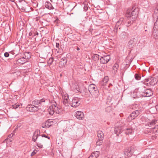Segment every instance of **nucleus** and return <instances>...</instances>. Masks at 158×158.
Segmentation results:
<instances>
[{
	"label": "nucleus",
	"instance_id": "38",
	"mask_svg": "<svg viewBox=\"0 0 158 158\" xmlns=\"http://www.w3.org/2000/svg\"><path fill=\"white\" fill-rule=\"evenodd\" d=\"M20 105L18 104L17 103L15 104L14 105H13L12 106L13 108L14 109L17 108Z\"/></svg>",
	"mask_w": 158,
	"mask_h": 158
},
{
	"label": "nucleus",
	"instance_id": "17",
	"mask_svg": "<svg viewBox=\"0 0 158 158\" xmlns=\"http://www.w3.org/2000/svg\"><path fill=\"white\" fill-rule=\"evenodd\" d=\"M67 61V59L65 58H63L61 59L59 63V65L60 67L64 66L66 64Z\"/></svg>",
	"mask_w": 158,
	"mask_h": 158
},
{
	"label": "nucleus",
	"instance_id": "5",
	"mask_svg": "<svg viewBox=\"0 0 158 158\" xmlns=\"http://www.w3.org/2000/svg\"><path fill=\"white\" fill-rule=\"evenodd\" d=\"M59 110H60V109H59L55 105L51 106L48 109L49 114L52 115H53L55 113L59 114Z\"/></svg>",
	"mask_w": 158,
	"mask_h": 158
},
{
	"label": "nucleus",
	"instance_id": "1",
	"mask_svg": "<svg viewBox=\"0 0 158 158\" xmlns=\"http://www.w3.org/2000/svg\"><path fill=\"white\" fill-rule=\"evenodd\" d=\"M133 21L132 19L131 20V18L129 17L126 16L124 18H121L117 22L115 27H117V26H119L122 24L128 27L133 23Z\"/></svg>",
	"mask_w": 158,
	"mask_h": 158
},
{
	"label": "nucleus",
	"instance_id": "55",
	"mask_svg": "<svg viewBox=\"0 0 158 158\" xmlns=\"http://www.w3.org/2000/svg\"><path fill=\"white\" fill-rule=\"evenodd\" d=\"M112 85L111 84H109V85Z\"/></svg>",
	"mask_w": 158,
	"mask_h": 158
},
{
	"label": "nucleus",
	"instance_id": "8",
	"mask_svg": "<svg viewBox=\"0 0 158 158\" xmlns=\"http://www.w3.org/2000/svg\"><path fill=\"white\" fill-rule=\"evenodd\" d=\"M26 110L30 112L37 111L39 110V107L32 104H29L26 108Z\"/></svg>",
	"mask_w": 158,
	"mask_h": 158
},
{
	"label": "nucleus",
	"instance_id": "21",
	"mask_svg": "<svg viewBox=\"0 0 158 158\" xmlns=\"http://www.w3.org/2000/svg\"><path fill=\"white\" fill-rule=\"evenodd\" d=\"M134 130L131 127L127 128L125 131V133L127 135L131 134L134 132Z\"/></svg>",
	"mask_w": 158,
	"mask_h": 158
},
{
	"label": "nucleus",
	"instance_id": "25",
	"mask_svg": "<svg viewBox=\"0 0 158 158\" xmlns=\"http://www.w3.org/2000/svg\"><path fill=\"white\" fill-rule=\"evenodd\" d=\"M97 135L98 139H103L104 135L102 132L100 130L98 131L97 132Z\"/></svg>",
	"mask_w": 158,
	"mask_h": 158
},
{
	"label": "nucleus",
	"instance_id": "34",
	"mask_svg": "<svg viewBox=\"0 0 158 158\" xmlns=\"http://www.w3.org/2000/svg\"><path fill=\"white\" fill-rule=\"evenodd\" d=\"M53 60L54 59L53 58H50L48 60V64L50 65L51 64L53 63Z\"/></svg>",
	"mask_w": 158,
	"mask_h": 158
},
{
	"label": "nucleus",
	"instance_id": "32",
	"mask_svg": "<svg viewBox=\"0 0 158 158\" xmlns=\"http://www.w3.org/2000/svg\"><path fill=\"white\" fill-rule=\"evenodd\" d=\"M135 79L137 80H140L141 78V76L138 74H135Z\"/></svg>",
	"mask_w": 158,
	"mask_h": 158
},
{
	"label": "nucleus",
	"instance_id": "4",
	"mask_svg": "<svg viewBox=\"0 0 158 158\" xmlns=\"http://www.w3.org/2000/svg\"><path fill=\"white\" fill-rule=\"evenodd\" d=\"M81 103V99L77 97L73 98L70 102L71 106L73 107L76 108L78 107Z\"/></svg>",
	"mask_w": 158,
	"mask_h": 158
},
{
	"label": "nucleus",
	"instance_id": "48",
	"mask_svg": "<svg viewBox=\"0 0 158 158\" xmlns=\"http://www.w3.org/2000/svg\"><path fill=\"white\" fill-rule=\"evenodd\" d=\"M58 18H57V19H56V20H55V23H57V22H58Z\"/></svg>",
	"mask_w": 158,
	"mask_h": 158
},
{
	"label": "nucleus",
	"instance_id": "57",
	"mask_svg": "<svg viewBox=\"0 0 158 158\" xmlns=\"http://www.w3.org/2000/svg\"><path fill=\"white\" fill-rule=\"evenodd\" d=\"M105 158H109L107 157H106Z\"/></svg>",
	"mask_w": 158,
	"mask_h": 158
},
{
	"label": "nucleus",
	"instance_id": "16",
	"mask_svg": "<svg viewBox=\"0 0 158 158\" xmlns=\"http://www.w3.org/2000/svg\"><path fill=\"white\" fill-rule=\"evenodd\" d=\"M114 133L116 134L117 136H118L119 134L122 132V127H121L116 126L114 128Z\"/></svg>",
	"mask_w": 158,
	"mask_h": 158
},
{
	"label": "nucleus",
	"instance_id": "40",
	"mask_svg": "<svg viewBox=\"0 0 158 158\" xmlns=\"http://www.w3.org/2000/svg\"><path fill=\"white\" fill-rule=\"evenodd\" d=\"M119 26H117V27H116L115 26V27H114V32L116 33L117 32V31H118V29L119 27Z\"/></svg>",
	"mask_w": 158,
	"mask_h": 158
},
{
	"label": "nucleus",
	"instance_id": "9",
	"mask_svg": "<svg viewBox=\"0 0 158 158\" xmlns=\"http://www.w3.org/2000/svg\"><path fill=\"white\" fill-rule=\"evenodd\" d=\"M45 101V100L43 98L41 99L40 100H35L32 101V103L33 105L38 107H39V110L41 106V103L44 102Z\"/></svg>",
	"mask_w": 158,
	"mask_h": 158
},
{
	"label": "nucleus",
	"instance_id": "30",
	"mask_svg": "<svg viewBox=\"0 0 158 158\" xmlns=\"http://www.w3.org/2000/svg\"><path fill=\"white\" fill-rule=\"evenodd\" d=\"M135 44L133 40H131L128 42V46L129 48H132L135 45Z\"/></svg>",
	"mask_w": 158,
	"mask_h": 158
},
{
	"label": "nucleus",
	"instance_id": "51",
	"mask_svg": "<svg viewBox=\"0 0 158 158\" xmlns=\"http://www.w3.org/2000/svg\"><path fill=\"white\" fill-rule=\"evenodd\" d=\"M130 158H136L135 157V156H132V157H131Z\"/></svg>",
	"mask_w": 158,
	"mask_h": 158
},
{
	"label": "nucleus",
	"instance_id": "50",
	"mask_svg": "<svg viewBox=\"0 0 158 158\" xmlns=\"http://www.w3.org/2000/svg\"><path fill=\"white\" fill-rule=\"evenodd\" d=\"M77 51H79L80 50V48L78 47H77Z\"/></svg>",
	"mask_w": 158,
	"mask_h": 158
},
{
	"label": "nucleus",
	"instance_id": "41",
	"mask_svg": "<svg viewBox=\"0 0 158 158\" xmlns=\"http://www.w3.org/2000/svg\"><path fill=\"white\" fill-rule=\"evenodd\" d=\"M37 151L34 150L31 153V156H32L36 153Z\"/></svg>",
	"mask_w": 158,
	"mask_h": 158
},
{
	"label": "nucleus",
	"instance_id": "37",
	"mask_svg": "<svg viewBox=\"0 0 158 158\" xmlns=\"http://www.w3.org/2000/svg\"><path fill=\"white\" fill-rule=\"evenodd\" d=\"M38 34H39L37 31H33L32 37H34V36H37Z\"/></svg>",
	"mask_w": 158,
	"mask_h": 158
},
{
	"label": "nucleus",
	"instance_id": "39",
	"mask_svg": "<svg viewBox=\"0 0 158 158\" xmlns=\"http://www.w3.org/2000/svg\"><path fill=\"white\" fill-rule=\"evenodd\" d=\"M68 100H64V102H63L65 106H68L69 105V104L68 103Z\"/></svg>",
	"mask_w": 158,
	"mask_h": 158
},
{
	"label": "nucleus",
	"instance_id": "46",
	"mask_svg": "<svg viewBox=\"0 0 158 158\" xmlns=\"http://www.w3.org/2000/svg\"><path fill=\"white\" fill-rule=\"evenodd\" d=\"M56 46L57 48H58L59 49V44L58 43H56Z\"/></svg>",
	"mask_w": 158,
	"mask_h": 158
},
{
	"label": "nucleus",
	"instance_id": "14",
	"mask_svg": "<svg viewBox=\"0 0 158 158\" xmlns=\"http://www.w3.org/2000/svg\"><path fill=\"white\" fill-rule=\"evenodd\" d=\"M133 147H131L129 149H128L127 151L125 152L124 153L128 157H130L134 152V150H133Z\"/></svg>",
	"mask_w": 158,
	"mask_h": 158
},
{
	"label": "nucleus",
	"instance_id": "47",
	"mask_svg": "<svg viewBox=\"0 0 158 158\" xmlns=\"http://www.w3.org/2000/svg\"><path fill=\"white\" fill-rule=\"evenodd\" d=\"M142 158H149V156H147V155L143 157H142Z\"/></svg>",
	"mask_w": 158,
	"mask_h": 158
},
{
	"label": "nucleus",
	"instance_id": "23",
	"mask_svg": "<svg viewBox=\"0 0 158 158\" xmlns=\"http://www.w3.org/2000/svg\"><path fill=\"white\" fill-rule=\"evenodd\" d=\"M73 90L76 93H78L80 92V89L79 86L77 85H74L72 86Z\"/></svg>",
	"mask_w": 158,
	"mask_h": 158
},
{
	"label": "nucleus",
	"instance_id": "18",
	"mask_svg": "<svg viewBox=\"0 0 158 158\" xmlns=\"http://www.w3.org/2000/svg\"><path fill=\"white\" fill-rule=\"evenodd\" d=\"M52 125V123L51 122L47 121L42 123V127L43 128H48Z\"/></svg>",
	"mask_w": 158,
	"mask_h": 158
},
{
	"label": "nucleus",
	"instance_id": "52",
	"mask_svg": "<svg viewBox=\"0 0 158 158\" xmlns=\"http://www.w3.org/2000/svg\"><path fill=\"white\" fill-rule=\"evenodd\" d=\"M10 1L11 2H14V0H10Z\"/></svg>",
	"mask_w": 158,
	"mask_h": 158
},
{
	"label": "nucleus",
	"instance_id": "22",
	"mask_svg": "<svg viewBox=\"0 0 158 158\" xmlns=\"http://www.w3.org/2000/svg\"><path fill=\"white\" fill-rule=\"evenodd\" d=\"M109 80V78L107 76H105L101 82V84L102 86H104L106 85L107 82Z\"/></svg>",
	"mask_w": 158,
	"mask_h": 158
},
{
	"label": "nucleus",
	"instance_id": "28",
	"mask_svg": "<svg viewBox=\"0 0 158 158\" xmlns=\"http://www.w3.org/2000/svg\"><path fill=\"white\" fill-rule=\"evenodd\" d=\"M156 122V120L155 119L153 120L151 122L148 123V125L149 127L152 126L153 125L155 124Z\"/></svg>",
	"mask_w": 158,
	"mask_h": 158
},
{
	"label": "nucleus",
	"instance_id": "7",
	"mask_svg": "<svg viewBox=\"0 0 158 158\" xmlns=\"http://www.w3.org/2000/svg\"><path fill=\"white\" fill-rule=\"evenodd\" d=\"M141 111L139 108L138 110L133 111L131 114L130 116L127 118V120L128 121H130L131 120L134 119L136 117H137L140 114Z\"/></svg>",
	"mask_w": 158,
	"mask_h": 158
},
{
	"label": "nucleus",
	"instance_id": "15",
	"mask_svg": "<svg viewBox=\"0 0 158 158\" xmlns=\"http://www.w3.org/2000/svg\"><path fill=\"white\" fill-rule=\"evenodd\" d=\"M40 131L39 130H36L34 132L32 138L33 141L35 142L36 141L38 137L40 135Z\"/></svg>",
	"mask_w": 158,
	"mask_h": 158
},
{
	"label": "nucleus",
	"instance_id": "42",
	"mask_svg": "<svg viewBox=\"0 0 158 158\" xmlns=\"http://www.w3.org/2000/svg\"><path fill=\"white\" fill-rule=\"evenodd\" d=\"M4 56L6 57H8L9 56V53L7 52H6L4 54Z\"/></svg>",
	"mask_w": 158,
	"mask_h": 158
},
{
	"label": "nucleus",
	"instance_id": "43",
	"mask_svg": "<svg viewBox=\"0 0 158 158\" xmlns=\"http://www.w3.org/2000/svg\"><path fill=\"white\" fill-rule=\"evenodd\" d=\"M11 136V135H10L8 136V138H7V140L8 141H11V139H10V138Z\"/></svg>",
	"mask_w": 158,
	"mask_h": 158
},
{
	"label": "nucleus",
	"instance_id": "24",
	"mask_svg": "<svg viewBox=\"0 0 158 158\" xmlns=\"http://www.w3.org/2000/svg\"><path fill=\"white\" fill-rule=\"evenodd\" d=\"M45 6L49 10H52L54 9L51 3L48 2H45Z\"/></svg>",
	"mask_w": 158,
	"mask_h": 158
},
{
	"label": "nucleus",
	"instance_id": "56",
	"mask_svg": "<svg viewBox=\"0 0 158 158\" xmlns=\"http://www.w3.org/2000/svg\"><path fill=\"white\" fill-rule=\"evenodd\" d=\"M156 10H157L158 11V9H156Z\"/></svg>",
	"mask_w": 158,
	"mask_h": 158
},
{
	"label": "nucleus",
	"instance_id": "33",
	"mask_svg": "<svg viewBox=\"0 0 158 158\" xmlns=\"http://www.w3.org/2000/svg\"><path fill=\"white\" fill-rule=\"evenodd\" d=\"M26 6H27V5H24L23 6H22L21 7V9L22 10H23V12H27V10H26Z\"/></svg>",
	"mask_w": 158,
	"mask_h": 158
},
{
	"label": "nucleus",
	"instance_id": "11",
	"mask_svg": "<svg viewBox=\"0 0 158 158\" xmlns=\"http://www.w3.org/2000/svg\"><path fill=\"white\" fill-rule=\"evenodd\" d=\"M143 94H142L145 97H150L153 94V92L152 90L150 89H147L145 90L143 92Z\"/></svg>",
	"mask_w": 158,
	"mask_h": 158
},
{
	"label": "nucleus",
	"instance_id": "6",
	"mask_svg": "<svg viewBox=\"0 0 158 158\" xmlns=\"http://www.w3.org/2000/svg\"><path fill=\"white\" fill-rule=\"evenodd\" d=\"M157 81H158L156 78L153 77H150L148 78L145 79L144 81H142L141 82L146 85V82L149 81L151 85H154L156 84Z\"/></svg>",
	"mask_w": 158,
	"mask_h": 158
},
{
	"label": "nucleus",
	"instance_id": "20",
	"mask_svg": "<svg viewBox=\"0 0 158 158\" xmlns=\"http://www.w3.org/2000/svg\"><path fill=\"white\" fill-rule=\"evenodd\" d=\"M99 151L93 152L88 158H97L99 156Z\"/></svg>",
	"mask_w": 158,
	"mask_h": 158
},
{
	"label": "nucleus",
	"instance_id": "29",
	"mask_svg": "<svg viewBox=\"0 0 158 158\" xmlns=\"http://www.w3.org/2000/svg\"><path fill=\"white\" fill-rule=\"evenodd\" d=\"M99 56L97 54H94L92 56L93 60L95 61L98 60L99 59Z\"/></svg>",
	"mask_w": 158,
	"mask_h": 158
},
{
	"label": "nucleus",
	"instance_id": "27",
	"mask_svg": "<svg viewBox=\"0 0 158 158\" xmlns=\"http://www.w3.org/2000/svg\"><path fill=\"white\" fill-rule=\"evenodd\" d=\"M31 53L30 52H26L24 53L23 57L24 58L27 60V59H29L31 57Z\"/></svg>",
	"mask_w": 158,
	"mask_h": 158
},
{
	"label": "nucleus",
	"instance_id": "49",
	"mask_svg": "<svg viewBox=\"0 0 158 158\" xmlns=\"http://www.w3.org/2000/svg\"><path fill=\"white\" fill-rule=\"evenodd\" d=\"M154 128L156 129H158V126H156V127H155Z\"/></svg>",
	"mask_w": 158,
	"mask_h": 158
},
{
	"label": "nucleus",
	"instance_id": "44",
	"mask_svg": "<svg viewBox=\"0 0 158 158\" xmlns=\"http://www.w3.org/2000/svg\"><path fill=\"white\" fill-rule=\"evenodd\" d=\"M42 137H45V138H48V139H50V137H48V136L46 135H43L42 136Z\"/></svg>",
	"mask_w": 158,
	"mask_h": 158
},
{
	"label": "nucleus",
	"instance_id": "53",
	"mask_svg": "<svg viewBox=\"0 0 158 158\" xmlns=\"http://www.w3.org/2000/svg\"><path fill=\"white\" fill-rule=\"evenodd\" d=\"M19 2H21L23 1V0H19Z\"/></svg>",
	"mask_w": 158,
	"mask_h": 158
},
{
	"label": "nucleus",
	"instance_id": "13",
	"mask_svg": "<svg viewBox=\"0 0 158 158\" xmlns=\"http://www.w3.org/2000/svg\"><path fill=\"white\" fill-rule=\"evenodd\" d=\"M153 35L155 38H158V28L157 26L156 25V23H155L153 28Z\"/></svg>",
	"mask_w": 158,
	"mask_h": 158
},
{
	"label": "nucleus",
	"instance_id": "26",
	"mask_svg": "<svg viewBox=\"0 0 158 158\" xmlns=\"http://www.w3.org/2000/svg\"><path fill=\"white\" fill-rule=\"evenodd\" d=\"M119 65L117 63H115L113 66V72L114 73H116L118 69V68Z\"/></svg>",
	"mask_w": 158,
	"mask_h": 158
},
{
	"label": "nucleus",
	"instance_id": "10",
	"mask_svg": "<svg viewBox=\"0 0 158 158\" xmlns=\"http://www.w3.org/2000/svg\"><path fill=\"white\" fill-rule=\"evenodd\" d=\"M110 55H108L103 56L101 57L100 59V63L102 64H105L108 62L110 60Z\"/></svg>",
	"mask_w": 158,
	"mask_h": 158
},
{
	"label": "nucleus",
	"instance_id": "2",
	"mask_svg": "<svg viewBox=\"0 0 158 158\" xmlns=\"http://www.w3.org/2000/svg\"><path fill=\"white\" fill-rule=\"evenodd\" d=\"M138 9L133 7L131 10H128L127 11V12L126 14L127 17H129L134 20L135 18L137 17L138 14Z\"/></svg>",
	"mask_w": 158,
	"mask_h": 158
},
{
	"label": "nucleus",
	"instance_id": "35",
	"mask_svg": "<svg viewBox=\"0 0 158 158\" xmlns=\"http://www.w3.org/2000/svg\"><path fill=\"white\" fill-rule=\"evenodd\" d=\"M111 111V108L110 106L107 107L105 108V111L107 112H110Z\"/></svg>",
	"mask_w": 158,
	"mask_h": 158
},
{
	"label": "nucleus",
	"instance_id": "19",
	"mask_svg": "<svg viewBox=\"0 0 158 158\" xmlns=\"http://www.w3.org/2000/svg\"><path fill=\"white\" fill-rule=\"evenodd\" d=\"M27 60L26 59H24V58L23 57L19 59L16 61V63L17 64H18L19 63L21 64H23L27 62Z\"/></svg>",
	"mask_w": 158,
	"mask_h": 158
},
{
	"label": "nucleus",
	"instance_id": "31",
	"mask_svg": "<svg viewBox=\"0 0 158 158\" xmlns=\"http://www.w3.org/2000/svg\"><path fill=\"white\" fill-rule=\"evenodd\" d=\"M102 139H98V140L97 141L96 143V145L97 146H100L102 144Z\"/></svg>",
	"mask_w": 158,
	"mask_h": 158
},
{
	"label": "nucleus",
	"instance_id": "12",
	"mask_svg": "<svg viewBox=\"0 0 158 158\" xmlns=\"http://www.w3.org/2000/svg\"><path fill=\"white\" fill-rule=\"evenodd\" d=\"M75 116L79 119L82 120L84 118V114L81 111H77L76 112Z\"/></svg>",
	"mask_w": 158,
	"mask_h": 158
},
{
	"label": "nucleus",
	"instance_id": "54",
	"mask_svg": "<svg viewBox=\"0 0 158 158\" xmlns=\"http://www.w3.org/2000/svg\"><path fill=\"white\" fill-rule=\"evenodd\" d=\"M137 106V104H135L134 105V106Z\"/></svg>",
	"mask_w": 158,
	"mask_h": 158
},
{
	"label": "nucleus",
	"instance_id": "36",
	"mask_svg": "<svg viewBox=\"0 0 158 158\" xmlns=\"http://www.w3.org/2000/svg\"><path fill=\"white\" fill-rule=\"evenodd\" d=\"M62 97L64 98V100H68L69 96L67 94H65L62 95Z\"/></svg>",
	"mask_w": 158,
	"mask_h": 158
},
{
	"label": "nucleus",
	"instance_id": "3",
	"mask_svg": "<svg viewBox=\"0 0 158 158\" xmlns=\"http://www.w3.org/2000/svg\"><path fill=\"white\" fill-rule=\"evenodd\" d=\"M88 90L90 94L95 98L98 96L99 91L97 86L94 84H91L89 86Z\"/></svg>",
	"mask_w": 158,
	"mask_h": 158
},
{
	"label": "nucleus",
	"instance_id": "45",
	"mask_svg": "<svg viewBox=\"0 0 158 158\" xmlns=\"http://www.w3.org/2000/svg\"><path fill=\"white\" fill-rule=\"evenodd\" d=\"M32 32H33V31H31L29 33V36H32Z\"/></svg>",
	"mask_w": 158,
	"mask_h": 158
}]
</instances>
